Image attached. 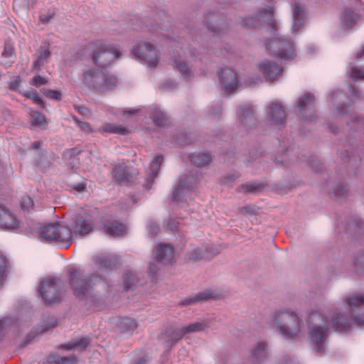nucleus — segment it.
I'll return each instance as SVG.
<instances>
[{"mask_svg":"<svg viewBox=\"0 0 364 364\" xmlns=\"http://www.w3.org/2000/svg\"><path fill=\"white\" fill-rule=\"evenodd\" d=\"M156 28L154 30L166 39L174 40V28L170 22L168 15L161 11L155 18Z\"/></svg>","mask_w":364,"mask_h":364,"instance_id":"11","label":"nucleus"},{"mask_svg":"<svg viewBox=\"0 0 364 364\" xmlns=\"http://www.w3.org/2000/svg\"><path fill=\"white\" fill-rule=\"evenodd\" d=\"M105 232L111 236H119L122 235L125 230L126 227L124 224L117 221H113L107 223L104 228Z\"/></svg>","mask_w":364,"mask_h":364,"instance_id":"22","label":"nucleus"},{"mask_svg":"<svg viewBox=\"0 0 364 364\" xmlns=\"http://www.w3.org/2000/svg\"><path fill=\"white\" fill-rule=\"evenodd\" d=\"M201 251L199 249H196L193 250V254L189 257L190 259H197L200 257Z\"/></svg>","mask_w":364,"mask_h":364,"instance_id":"49","label":"nucleus"},{"mask_svg":"<svg viewBox=\"0 0 364 364\" xmlns=\"http://www.w3.org/2000/svg\"><path fill=\"white\" fill-rule=\"evenodd\" d=\"M101 132L106 133L124 134L127 132V130L125 128L120 126L106 124L101 128Z\"/></svg>","mask_w":364,"mask_h":364,"instance_id":"30","label":"nucleus"},{"mask_svg":"<svg viewBox=\"0 0 364 364\" xmlns=\"http://www.w3.org/2000/svg\"><path fill=\"white\" fill-rule=\"evenodd\" d=\"M6 264V257L0 252V284H2L4 278L5 277Z\"/></svg>","mask_w":364,"mask_h":364,"instance_id":"37","label":"nucleus"},{"mask_svg":"<svg viewBox=\"0 0 364 364\" xmlns=\"http://www.w3.org/2000/svg\"><path fill=\"white\" fill-rule=\"evenodd\" d=\"M78 112L81 114H85V112H87V109L85 108H79L78 109Z\"/></svg>","mask_w":364,"mask_h":364,"instance_id":"56","label":"nucleus"},{"mask_svg":"<svg viewBox=\"0 0 364 364\" xmlns=\"http://www.w3.org/2000/svg\"><path fill=\"white\" fill-rule=\"evenodd\" d=\"M118 84V80L109 73L89 69L83 74L81 86L97 92H106Z\"/></svg>","mask_w":364,"mask_h":364,"instance_id":"3","label":"nucleus"},{"mask_svg":"<svg viewBox=\"0 0 364 364\" xmlns=\"http://www.w3.org/2000/svg\"><path fill=\"white\" fill-rule=\"evenodd\" d=\"M40 18H41V21L43 22H48L50 20L51 16L48 17L45 15H41Z\"/></svg>","mask_w":364,"mask_h":364,"instance_id":"53","label":"nucleus"},{"mask_svg":"<svg viewBox=\"0 0 364 364\" xmlns=\"http://www.w3.org/2000/svg\"><path fill=\"white\" fill-rule=\"evenodd\" d=\"M269 120L275 125H282L286 121L284 107L278 102H272L268 107Z\"/></svg>","mask_w":364,"mask_h":364,"instance_id":"15","label":"nucleus"},{"mask_svg":"<svg viewBox=\"0 0 364 364\" xmlns=\"http://www.w3.org/2000/svg\"><path fill=\"white\" fill-rule=\"evenodd\" d=\"M314 97L311 94H306L302 97L298 99V107L300 111L306 109H310L311 103L314 102Z\"/></svg>","mask_w":364,"mask_h":364,"instance_id":"29","label":"nucleus"},{"mask_svg":"<svg viewBox=\"0 0 364 364\" xmlns=\"http://www.w3.org/2000/svg\"><path fill=\"white\" fill-rule=\"evenodd\" d=\"M350 75L353 78H364V69L352 68Z\"/></svg>","mask_w":364,"mask_h":364,"instance_id":"40","label":"nucleus"},{"mask_svg":"<svg viewBox=\"0 0 364 364\" xmlns=\"http://www.w3.org/2000/svg\"><path fill=\"white\" fill-rule=\"evenodd\" d=\"M180 329H177L176 331H174L173 333H172V336H171V339L173 340V343H176L178 341H176V338L178 337V331Z\"/></svg>","mask_w":364,"mask_h":364,"instance_id":"52","label":"nucleus"},{"mask_svg":"<svg viewBox=\"0 0 364 364\" xmlns=\"http://www.w3.org/2000/svg\"><path fill=\"white\" fill-rule=\"evenodd\" d=\"M358 15L350 9H345L341 15V22L343 26L350 28L355 25L358 20Z\"/></svg>","mask_w":364,"mask_h":364,"instance_id":"23","label":"nucleus"},{"mask_svg":"<svg viewBox=\"0 0 364 364\" xmlns=\"http://www.w3.org/2000/svg\"><path fill=\"white\" fill-rule=\"evenodd\" d=\"M70 287L75 297L80 300L95 302L102 299L109 291L107 282L95 274L82 277L78 269H73L70 272Z\"/></svg>","mask_w":364,"mask_h":364,"instance_id":"2","label":"nucleus"},{"mask_svg":"<svg viewBox=\"0 0 364 364\" xmlns=\"http://www.w3.org/2000/svg\"><path fill=\"white\" fill-rule=\"evenodd\" d=\"M148 231L152 235H156L159 231V227L154 223H151L148 227Z\"/></svg>","mask_w":364,"mask_h":364,"instance_id":"48","label":"nucleus"},{"mask_svg":"<svg viewBox=\"0 0 364 364\" xmlns=\"http://www.w3.org/2000/svg\"><path fill=\"white\" fill-rule=\"evenodd\" d=\"M259 186L252 183L246 184L242 186V191L244 192L254 193L259 190Z\"/></svg>","mask_w":364,"mask_h":364,"instance_id":"42","label":"nucleus"},{"mask_svg":"<svg viewBox=\"0 0 364 364\" xmlns=\"http://www.w3.org/2000/svg\"><path fill=\"white\" fill-rule=\"evenodd\" d=\"M210 297L211 296L209 294L203 292L183 300L181 304L183 305H192L205 301Z\"/></svg>","mask_w":364,"mask_h":364,"instance_id":"26","label":"nucleus"},{"mask_svg":"<svg viewBox=\"0 0 364 364\" xmlns=\"http://www.w3.org/2000/svg\"><path fill=\"white\" fill-rule=\"evenodd\" d=\"M50 56V51L46 48H42L40 50L38 59L34 63L35 68H40L43 61Z\"/></svg>","mask_w":364,"mask_h":364,"instance_id":"34","label":"nucleus"},{"mask_svg":"<svg viewBox=\"0 0 364 364\" xmlns=\"http://www.w3.org/2000/svg\"><path fill=\"white\" fill-rule=\"evenodd\" d=\"M40 237L46 242L70 244L73 240L71 230L60 223L45 225L39 231Z\"/></svg>","mask_w":364,"mask_h":364,"instance_id":"4","label":"nucleus"},{"mask_svg":"<svg viewBox=\"0 0 364 364\" xmlns=\"http://www.w3.org/2000/svg\"><path fill=\"white\" fill-rule=\"evenodd\" d=\"M250 210V207H245V208H242L240 211L242 214H245V213H249Z\"/></svg>","mask_w":364,"mask_h":364,"instance_id":"54","label":"nucleus"},{"mask_svg":"<svg viewBox=\"0 0 364 364\" xmlns=\"http://www.w3.org/2000/svg\"><path fill=\"white\" fill-rule=\"evenodd\" d=\"M336 96H341V95H341V92H337L336 93Z\"/></svg>","mask_w":364,"mask_h":364,"instance_id":"63","label":"nucleus"},{"mask_svg":"<svg viewBox=\"0 0 364 364\" xmlns=\"http://www.w3.org/2000/svg\"><path fill=\"white\" fill-rule=\"evenodd\" d=\"M18 226L16 217L4 207L0 205V227L4 229H14Z\"/></svg>","mask_w":364,"mask_h":364,"instance_id":"17","label":"nucleus"},{"mask_svg":"<svg viewBox=\"0 0 364 364\" xmlns=\"http://www.w3.org/2000/svg\"><path fill=\"white\" fill-rule=\"evenodd\" d=\"M89 344V340L87 338H81L78 341H76L75 343H69L66 346V348L68 350L73 348H77L79 350H82L85 348Z\"/></svg>","mask_w":364,"mask_h":364,"instance_id":"32","label":"nucleus"},{"mask_svg":"<svg viewBox=\"0 0 364 364\" xmlns=\"http://www.w3.org/2000/svg\"><path fill=\"white\" fill-rule=\"evenodd\" d=\"M21 208L24 210H29L33 205V201L30 198H23L21 203Z\"/></svg>","mask_w":364,"mask_h":364,"instance_id":"45","label":"nucleus"},{"mask_svg":"<svg viewBox=\"0 0 364 364\" xmlns=\"http://www.w3.org/2000/svg\"><path fill=\"white\" fill-rule=\"evenodd\" d=\"M112 174L119 183H129L136 174V171L131 166L124 165V163L115 165Z\"/></svg>","mask_w":364,"mask_h":364,"instance_id":"13","label":"nucleus"},{"mask_svg":"<svg viewBox=\"0 0 364 364\" xmlns=\"http://www.w3.org/2000/svg\"><path fill=\"white\" fill-rule=\"evenodd\" d=\"M258 68L262 72L264 77L272 80L282 75V68L274 62L264 60L258 64Z\"/></svg>","mask_w":364,"mask_h":364,"instance_id":"14","label":"nucleus"},{"mask_svg":"<svg viewBox=\"0 0 364 364\" xmlns=\"http://www.w3.org/2000/svg\"><path fill=\"white\" fill-rule=\"evenodd\" d=\"M45 94L49 98L55 100H58L61 97V93L59 91H56V90H47Z\"/></svg>","mask_w":364,"mask_h":364,"instance_id":"43","label":"nucleus"},{"mask_svg":"<svg viewBox=\"0 0 364 364\" xmlns=\"http://www.w3.org/2000/svg\"><path fill=\"white\" fill-rule=\"evenodd\" d=\"M172 58L174 68L179 72L181 76L187 79L193 76L192 68L181 55L178 58L173 56Z\"/></svg>","mask_w":364,"mask_h":364,"instance_id":"19","label":"nucleus"},{"mask_svg":"<svg viewBox=\"0 0 364 364\" xmlns=\"http://www.w3.org/2000/svg\"><path fill=\"white\" fill-rule=\"evenodd\" d=\"M132 53L149 68H156L158 65L160 58L156 48L149 42H139L133 47Z\"/></svg>","mask_w":364,"mask_h":364,"instance_id":"7","label":"nucleus"},{"mask_svg":"<svg viewBox=\"0 0 364 364\" xmlns=\"http://www.w3.org/2000/svg\"><path fill=\"white\" fill-rule=\"evenodd\" d=\"M78 126L81 129V130L84 132H90L91 130L89 125L84 122H78Z\"/></svg>","mask_w":364,"mask_h":364,"instance_id":"50","label":"nucleus"},{"mask_svg":"<svg viewBox=\"0 0 364 364\" xmlns=\"http://www.w3.org/2000/svg\"><path fill=\"white\" fill-rule=\"evenodd\" d=\"M23 95L29 99H31L34 103L39 105L42 107L43 106V102L38 95V93L36 90L30 89L27 91H25L23 92Z\"/></svg>","mask_w":364,"mask_h":364,"instance_id":"33","label":"nucleus"},{"mask_svg":"<svg viewBox=\"0 0 364 364\" xmlns=\"http://www.w3.org/2000/svg\"><path fill=\"white\" fill-rule=\"evenodd\" d=\"M32 123L35 125L41 126L45 124L44 116L38 112H33L31 113Z\"/></svg>","mask_w":364,"mask_h":364,"instance_id":"36","label":"nucleus"},{"mask_svg":"<svg viewBox=\"0 0 364 364\" xmlns=\"http://www.w3.org/2000/svg\"><path fill=\"white\" fill-rule=\"evenodd\" d=\"M17 3H18L17 1H14V5H16Z\"/></svg>","mask_w":364,"mask_h":364,"instance_id":"64","label":"nucleus"},{"mask_svg":"<svg viewBox=\"0 0 364 364\" xmlns=\"http://www.w3.org/2000/svg\"><path fill=\"white\" fill-rule=\"evenodd\" d=\"M364 54V48L362 49V54L358 53V58H360L362 55Z\"/></svg>","mask_w":364,"mask_h":364,"instance_id":"60","label":"nucleus"},{"mask_svg":"<svg viewBox=\"0 0 364 364\" xmlns=\"http://www.w3.org/2000/svg\"><path fill=\"white\" fill-rule=\"evenodd\" d=\"M237 177H238V175L233 174V173H229V174H227L225 176H224L223 182L224 184L227 185L228 186H231L232 183Z\"/></svg>","mask_w":364,"mask_h":364,"instance_id":"41","label":"nucleus"},{"mask_svg":"<svg viewBox=\"0 0 364 364\" xmlns=\"http://www.w3.org/2000/svg\"><path fill=\"white\" fill-rule=\"evenodd\" d=\"M138 282V275L135 272H129L124 276V284L127 289L132 288Z\"/></svg>","mask_w":364,"mask_h":364,"instance_id":"31","label":"nucleus"},{"mask_svg":"<svg viewBox=\"0 0 364 364\" xmlns=\"http://www.w3.org/2000/svg\"><path fill=\"white\" fill-rule=\"evenodd\" d=\"M191 161L198 166H205L210 161V156L204 153L193 154L191 157Z\"/></svg>","mask_w":364,"mask_h":364,"instance_id":"25","label":"nucleus"},{"mask_svg":"<svg viewBox=\"0 0 364 364\" xmlns=\"http://www.w3.org/2000/svg\"><path fill=\"white\" fill-rule=\"evenodd\" d=\"M208 328V323L205 321L191 323L186 327L180 328L178 331V337L176 341H179L183 336L186 335L206 331Z\"/></svg>","mask_w":364,"mask_h":364,"instance_id":"16","label":"nucleus"},{"mask_svg":"<svg viewBox=\"0 0 364 364\" xmlns=\"http://www.w3.org/2000/svg\"><path fill=\"white\" fill-rule=\"evenodd\" d=\"M156 259L160 263L171 264L173 259L172 247L166 244H160L156 250Z\"/></svg>","mask_w":364,"mask_h":364,"instance_id":"20","label":"nucleus"},{"mask_svg":"<svg viewBox=\"0 0 364 364\" xmlns=\"http://www.w3.org/2000/svg\"><path fill=\"white\" fill-rule=\"evenodd\" d=\"M46 83V79L41 76H36L32 80L31 84L36 87H39Z\"/></svg>","mask_w":364,"mask_h":364,"instance_id":"44","label":"nucleus"},{"mask_svg":"<svg viewBox=\"0 0 364 364\" xmlns=\"http://www.w3.org/2000/svg\"><path fill=\"white\" fill-rule=\"evenodd\" d=\"M153 119L157 125L161 126L164 123V114L159 111H156L153 114Z\"/></svg>","mask_w":364,"mask_h":364,"instance_id":"39","label":"nucleus"},{"mask_svg":"<svg viewBox=\"0 0 364 364\" xmlns=\"http://www.w3.org/2000/svg\"><path fill=\"white\" fill-rule=\"evenodd\" d=\"M260 81V78L259 77H257L256 80L255 81H253L252 82H250V85H255L256 84L257 82H259Z\"/></svg>","mask_w":364,"mask_h":364,"instance_id":"57","label":"nucleus"},{"mask_svg":"<svg viewBox=\"0 0 364 364\" xmlns=\"http://www.w3.org/2000/svg\"><path fill=\"white\" fill-rule=\"evenodd\" d=\"M14 51L11 45L6 44L3 50L2 55L7 58H11L14 55Z\"/></svg>","mask_w":364,"mask_h":364,"instance_id":"46","label":"nucleus"},{"mask_svg":"<svg viewBox=\"0 0 364 364\" xmlns=\"http://www.w3.org/2000/svg\"><path fill=\"white\" fill-rule=\"evenodd\" d=\"M240 117L242 122L245 124L254 120L253 110L250 105H245L241 107Z\"/></svg>","mask_w":364,"mask_h":364,"instance_id":"27","label":"nucleus"},{"mask_svg":"<svg viewBox=\"0 0 364 364\" xmlns=\"http://www.w3.org/2000/svg\"><path fill=\"white\" fill-rule=\"evenodd\" d=\"M62 284L56 279H44L38 287V293L42 299L48 304L59 302L62 296Z\"/></svg>","mask_w":364,"mask_h":364,"instance_id":"8","label":"nucleus"},{"mask_svg":"<svg viewBox=\"0 0 364 364\" xmlns=\"http://www.w3.org/2000/svg\"><path fill=\"white\" fill-rule=\"evenodd\" d=\"M77 190L79 191H82L84 189V186L83 185H78L77 187Z\"/></svg>","mask_w":364,"mask_h":364,"instance_id":"59","label":"nucleus"},{"mask_svg":"<svg viewBox=\"0 0 364 364\" xmlns=\"http://www.w3.org/2000/svg\"><path fill=\"white\" fill-rule=\"evenodd\" d=\"M121 53L115 46L102 41H96L93 44L91 55L92 62L99 66H106L119 58Z\"/></svg>","mask_w":364,"mask_h":364,"instance_id":"5","label":"nucleus"},{"mask_svg":"<svg viewBox=\"0 0 364 364\" xmlns=\"http://www.w3.org/2000/svg\"><path fill=\"white\" fill-rule=\"evenodd\" d=\"M162 160H163V159L161 156H157L151 162L150 168H151V174L154 177H155L157 175V171L160 168Z\"/></svg>","mask_w":364,"mask_h":364,"instance_id":"35","label":"nucleus"},{"mask_svg":"<svg viewBox=\"0 0 364 364\" xmlns=\"http://www.w3.org/2000/svg\"><path fill=\"white\" fill-rule=\"evenodd\" d=\"M267 343L264 341L258 342L251 350L252 362L255 364H260L268 356Z\"/></svg>","mask_w":364,"mask_h":364,"instance_id":"18","label":"nucleus"},{"mask_svg":"<svg viewBox=\"0 0 364 364\" xmlns=\"http://www.w3.org/2000/svg\"><path fill=\"white\" fill-rule=\"evenodd\" d=\"M39 144H40L39 142H36L34 144V146L37 148L39 146Z\"/></svg>","mask_w":364,"mask_h":364,"instance_id":"62","label":"nucleus"},{"mask_svg":"<svg viewBox=\"0 0 364 364\" xmlns=\"http://www.w3.org/2000/svg\"><path fill=\"white\" fill-rule=\"evenodd\" d=\"M16 85H17V82H15V83L12 84L11 87L13 88H15L16 87Z\"/></svg>","mask_w":364,"mask_h":364,"instance_id":"61","label":"nucleus"},{"mask_svg":"<svg viewBox=\"0 0 364 364\" xmlns=\"http://www.w3.org/2000/svg\"><path fill=\"white\" fill-rule=\"evenodd\" d=\"M75 361V358H61L58 361V364H71Z\"/></svg>","mask_w":364,"mask_h":364,"instance_id":"47","label":"nucleus"},{"mask_svg":"<svg viewBox=\"0 0 364 364\" xmlns=\"http://www.w3.org/2000/svg\"><path fill=\"white\" fill-rule=\"evenodd\" d=\"M71 228L75 235L89 234L94 228V218L85 209H81L72 217Z\"/></svg>","mask_w":364,"mask_h":364,"instance_id":"9","label":"nucleus"},{"mask_svg":"<svg viewBox=\"0 0 364 364\" xmlns=\"http://www.w3.org/2000/svg\"><path fill=\"white\" fill-rule=\"evenodd\" d=\"M134 364H144V360L139 359Z\"/></svg>","mask_w":364,"mask_h":364,"instance_id":"58","label":"nucleus"},{"mask_svg":"<svg viewBox=\"0 0 364 364\" xmlns=\"http://www.w3.org/2000/svg\"><path fill=\"white\" fill-rule=\"evenodd\" d=\"M267 322L271 328L287 339L300 338L307 332L316 350L323 352V341L328 327L346 330L353 323H364V293L345 296L333 317L324 315L320 309L315 308L309 311L304 321L296 310L282 308L274 311Z\"/></svg>","mask_w":364,"mask_h":364,"instance_id":"1","label":"nucleus"},{"mask_svg":"<svg viewBox=\"0 0 364 364\" xmlns=\"http://www.w3.org/2000/svg\"><path fill=\"white\" fill-rule=\"evenodd\" d=\"M149 271L150 274H154L156 272L157 269H156V266L154 264H149Z\"/></svg>","mask_w":364,"mask_h":364,"instance_id":"51","label":"nucleus"},{"mask_svg":"<svg viewBox=\"0 0 364 364\" xmlns=\"http://www.w3.org/2000/svg\"><path fill=\"white\" fill-rule=\"evenodd\" d=\"M265 49L267 53L282 59H293L296 55L291 41L284 37L276 36L265 42Z\"/></svg>","mask_w":364,"mask_h":364,"instance_id":"6","label":"nucleus"},{"mask_svg":"<svg viewBox=\"0 0 364 364\" xmlns=\"http://www.w3.org/2000/svg\"><path fill=\"white\" fill-rule=\"evenodd\" d=\"M206 28L214 35H220L222 33V28H219L218 24L215 25L213 23H205Z\"/></svg>","mask_w":364,"mask_h":364,"instance_id":"38","label":"nucleus"},{"mask_svg":"<svg viewBox=\"0 0 364 364\" xmlns=\"http://www.w3.org/2000/svg\"><path fill=\"white\" fill-rule=\"evenodd\" d=\"M191 187V185H190L189 183H186V181H182L181 179L178 181V183L176 184V187L174 188L173 192V198L174 200H179L181 198V196L183 193V192Z\"/></svg>","mask_w":364,"mask_h":364,"instance_id":"24","label":"nucleus"},{"mask_svg":"<svg viewBox=\"0 0 364 364\" xmlns=\"http://www.w3.org/2000/svg\"><path fill=\"white\" fill-rule=\"evenodd\" d=\"M220 112H221V107L220 106H218L217 107L216 112H213L212 114L214 115H216V114H219Z\"/></svg>","mask_w":364,"mask_h":364,"instance_id":"55","label":"nucleus"},{"mask_svg":"<svg viewBox=\"0 0 364 364\" xmlns=\"http://www.w3.org/2000/svg\"><path fill=\"white\" fill-rule=\"evenodd\" d=\"M220 85L227 94L234 92L239 85L237 73L231 68L223 69L219 73Z\"/></svg>","mask_w":364,"mask_h":364,"instance_id":"10","label":"nucleus"},{"mask_svg":"<svg viewBox=\"0 0 364 364\" xmlns=\"http://www.w3.org/2000/svg\"><path fill=\"white\" fill-rule=\"evenodd\" d=\"M260 21L265 22L274 31L278 29L277 23L273 18V11L271 7H267L259 11L256 16V21L253 20V17L250 16L246 18L245 23L252 26H257Z\"/></svg>","mask_w":364,"mask_h":364,"instance_id":"12","label":"nucleus"},{"mask_svg":"<svg viewBox=\"0 0 364 364\" xmlns=\"http://www.w3.org/2000/svg\"><path fill=\"white\" fill-rule=\"evenodd\" d=\"M96 263L97 264H102L105 267L112 268L116 265L117 259L114 256L104 255L96 258Z\"/></svg>","mask_w":364,"mask_h":364,"instance_id":"28","label":"nucleus"},{"mask_svg":"<svg viewBox=\"0 0 364 364\" xmlns=\"http://www.w3.org/2000/svg\"><path fill=\"white\" fill-rule=\"evenodd\" d=\"M292 16H293V24L291 26V31L293 33L297 31L301 26H303L305 22V14L303 8L298 5L294 4L292 6Z\"/></svg>","mask_w":364,"mask_h":364,"instance_id":"21","label":"nucleus"}]
</instances>
